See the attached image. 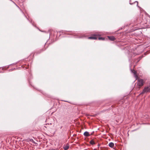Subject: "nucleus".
Masks as SVG:
<instances>
[{"label":"nucleus","mask_w":150,"mask_h":150,"mask_svg":"<svg viewBox=\"0 0 150 150\" xmlns=\"http://www.w3.org/2000/svg\"><path fill=\"white\" fill-rule=\"evenodd\" d=\"M103 34L102 33H98L97 34L94 35L89 37L88 38V39H97L98 38L97 36H100L102 35Z\"/></svg>","instance_id":"f257e3e1"},{"label":"nucleus","mask_w":150,"mask_h":150,"mask_svg":"<svg viewBox=\"0 0 150 150\" xmlns=\"http://www.w3.org/2000/svg\"><path fill=\"white\" fill-rule=\"evenodd\" d=\"M150 92V86H148L145 87L143 90L142 92V94H143L145 93H147Z\"/></svg>","instance_id":"f03ea898"},{"label":"nucleus","mask_w":150,"mask_h":150,"mask_svg":"<svg viewBox=\"0 0 150 150\" xmlns=\"http://www.w3.org/2000/svg\"><path fill=\"white\" fill-rule=\"evenodd\" d=\"M144 81L143 79H139L138 80V84L139 86H142L144 85Z\"/></svg>","instance_id":"7ed1b4c3"},{"label":"nucleus","mask_w":150,"mask_h":150,"mask_svg":"<svg viewBox=\"0 0 150 150\" xmlns=\"http://www.w3.org/2000/svg\"><path fill=\"white\" fill-rule=\"evenodd\" d=\"M108 39L111 40V41H114L115 40V38L113 36H108Z\"/></svg>","instance_id":"20e7f679"},{"label":"nucleus","mask_w":150,"mask_h":150,"mask_svg":"<svg viewBox=\"0 0 150 150\" xmlns=\"http://www.w3.org/2000/svg\"><path fill=\"white\" fill-rule=\"evenodd\" d=\"M83 135L86 137H88L90 135L89 133L87 131L85 132L83 134Z\"/></svg>","instance_id":"39448f33"},{"label":"nucleus","mask_w":150,"mask_h":150,"mask_svg":"<svg viewBox=\"0 0 150 150\" xmlns=\"http://www.w3.org/2000/svg\"><path fill=\"white\" fill-rule=\"evenodd\" d=\"M108 145H109V146L111 148L113 147L114 146V144L113 142H110L109 144Z\"/></svg>","instance_id":"423d86ee"},{"label":"nucleus","mask_w":150,"mask_h":150,"mask_svg":"<svg viewBox=\"0 0 150 150\" xmlns=\"http://www.w3.org/2000/svg\"><path fill=\"white\" fill-rule=\"evenodd\" d=\"M69 148V146L67 144L66 145L63 147V149L65 150H67Z\"/></svg>","instance_id":"0eeeda50"},{"label":"nucleus","mask_w":150,"mask_h":150,"mask_svg":"<svg viewBox=\"0 0 150 150\" xmlns=\"http://www.w3.org/2000/svg\"><path fill=\"white\" fill-rule=\"evenodd\" d=\"M131 71H132V72L134 73V76L136 78H137V76L136 75V72L134 70H133V71L131 70Z\"/></svg>","instance_id":"6e6552de"},{"label":"nucleus","mask_w":150,"mask_h":150,"mask_svg":"<svg viewBox=\"0 0 150 150\" xmlns=\"http://www.w3.org/2000/svg\"><path fill=\"white\" fill-rule=\"evenodd\" d=\"M90 144L92 145L94 144H95L93 140H91L90 141Z\"/></svg>","instance_id":"1a4fd4ad"},{"label":"nucleus","mask_w":150,"mask_h":150,"mask_svg":"<svg viewBox=\"0 0 150 150\" xmlns=\"http://www.w3.org/2000/svg\"><path fill=\"white\" fill-rule=\"evenodd\" d=\"M98 39L99 40H104V38H102V37H100L99 38H98Z\"/></svg>","instance_id":"9d476101"},{"label":"nucleus","mask_w":150,"mask_h":150,"mask_svg":"<svg viewBox=\"0 0 150 150\" xmlns=\"http://www.w3.org/2000/svg\"><path fill=\"white\" fill-rule=\"evenodd\" d=\"M30 141L32 142L34 144H35V142L33 141V140L32 139H30Z\"/></svg>","instance_id":"9b49d317"},{"label":"nucleus","mask_w":150,"mask_h":150,"mask_svg":"<svg viewBox=\"0 0 150 150\" xmlns=\"http://www.w3.org/2000/svg\"><path fill=\"white\" fill-rule=\"evenodd\" d=\"M137 3V6L139 7L140 8V7L138 6V2L137 1H136Z\"/></svg>","instance_id":"f8f14e48"},{"label":"nucleus","mask_w":150,"mask_h":150,"mask_svg":"<svg viewBox=\"0 0 150 150\" xmlns=\"http://www.w3.org/2000/svg\"><path fill=\"white\" fill-rule=\"evenodd\" d=\"M79 38H82V37H79Z\"/></svg>","instance_id":"ddd939ff"}]
</instances>
